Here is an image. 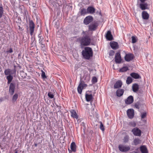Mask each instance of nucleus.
Returning a JSON list of instances; mask_svg holds the SVG:
<instances>
[{"label":"nucleus","mask_w":153,"mask_h":153,"mask_svg":"<svg viewBox=\"0 0 153 153\" xmlns=\"http://www.w3.org/2000/svg\"><path fill=\"white\" fill-rule=\"evenodd\" d=\"M81 46H87L89 45L91 42V39L88 35H84L79 37L77 39Z\"/></svg>","instance_id":"obj_1"},{"label":"nucleus","mask_w":153,"mask_h":153,"mask_svg":"<svg viewBox=\"0 0 153 153\" xmlns=\"http://www.w3.org/2000/svg\"><path fill=\"white\" fill-rule=\"evenodd\" d=\"M132 82V78L130 76L128 77L126 80V83L128 84H129L131 83Z\"/></svg>","instance_id":"obj_33"},{"label":"nucleus","mask_w":153,"mask_h":153,"mask_svg":"<svg viewBox=\"0 0 153 153\" xmlns=\"http://www.w3.org/2000/svg\"><path fill=\"white\" fill-rule=\"evenodd\" d=\"M29 26L30 31V34L32 36L34 32L35 25L33 22L32 20L29 21Z\"/></svg>","instance_id":"obj_8"},{"label":"nucleus","mask_w":153,"mask_h":153,"mask_svg":"<svg viewBox=\"0 0 153 153\" xmlns=\"http://www.w3.org/2000/svg\"><path fill=\"white\" fill-rule=\"evenodd\" d=\"M17 67V66L16 65H14V69H15L16 70V68Z\"/></svg>","instance_id":"obj_51"},{"label":"nucleus","mask_w":153,"mask_h":153,"mask_svg":"<svg viewBox=\"0 0 153 153\" xmlns=\"http://www.w3.org/2000/svg\"><path fill=\"white\" fill-rule=\"evenodd\" d=\"M88 13L92 14L94 13L95 11V9L92 7H89L87 9Z\"/></svg>","instance_id":"obj_20"},{"label":"nucleus","mask_w":153,"mask_h":153,"mask_svg":"<svg viewBox=\"0 0 153 153\" xmlns=\"http://www.w3.org/2000/svg\"><path fill=\"white\" fill-rule=\"evenodd\" d=\"M15 153H18V152L17 151H16Z\"/></svg>","instance_id":"obj_56"},{"label":"nucleus","mask_w":153,"mask_h":153,"mask_svg":"<svg viewBox=\"0 0 153 153\" xmlns=\"http://www.w3.org/2000/svg\"><path fill=\"white\" fill-rule=\"evenodd\" d=\"M80 13L81 15H84L88 13L87 9L84 8H82L80 9Z\"/></svg>","instance_id":"obj_28"},{"label":"nucleus","mask_w":153,"mask_h":153,"mask_svg":"<svg viewBox=\"0 0 153 153\" xmlns=\"http://www.w3.org/2000/svg\"><path fill=\"white\" fill-rule=\"evenodd\" d=\"M79 84H81V86H82V88H86L87 86V85L86 84L82 83V82H81Z\"/></svg>","instance_id":"obj_41"},{"label":"nucleus","mask_w":153,"mask_h":153,"mask_svg":"<svg viewBox=\"0 0 153 153\" xmlns=\"http://www.w3.org/2000/svg\"><path fill=\"white\" fill-rule=\"evenodd\" d=\"M85 97L87 101L89 102L91 101L93 98V96L92 94H86L85 95Z\"/></svg>","instance_id":"obj_24"},{"label":"nucleus","mask_w":153,"mask_h":153,"mask_svg":"<svg viewBox=\"0 0 153 153\" xmlns=\"http://www.w3.org/2000/svg\"><path fill=\"white\" fill-rule=\"evenodd\" d=\"M133 91L134 92H137L139 88V86L136 83H135L132 86Z\"/></svg>","instance_id":"obj_21"},{"label":"nucleus","mask_w":153,"mask_h":153,"mask_svg":"<svg viewBox=\"0 0 153 153\" xmlns=\"http://www.w3.org/2000/svg\"><path fill=\"white\" fill-rule=\"evenodd\" d=\"M3 13V9L2 7H0V19L2 17Z\"/></svg>","instance_id":"obj_37"},{"label":"nucleus","mask_w":153,"mask_h":153,"mask_svg":"<svg viewBox=\"0 0 153 153\" xmlns=\"http://www.w3.org/2000/svg\"><path fill=\"white\" fill-rule=\"evenodd\" d=\"M129 139V136L128 135H126L124 138L123 139V142L124 143H126L127 142Z\"/></svg>","instance_id":"obj_36"},{"label":"nucleus","mask_w":153,"mask_h":153,"mask_svg":"<svg viewBox=\"0 0 153 153\" xmlns=\"http://www.w3.org/2000/svg\"><path fill=\"white\" fill-rule=\"evenodd\" d=\"M100 128L102 131H104L105 130V128L102 122L100 123Z\"/></svg>","instance_id":"obj_39"},{"label":"nucleus","mask_w":153,"mask_h":153,"mask_svg":"<svg viewBox=\"0 0 153 153\" xmlns=\"http://www.w3.org/2000/svg\"><path fill=\"white\" fill-rule=\"evenodd\" d=\"M16 70L15 69L11 70L9 68L5 69L4 71V73L6 75H13L16 74Z\"/></svg>","instance_id":"obj_7"},{"label":"nucleus","mask_w":153,"mask_h":153,"mask_svg":"<svg viewBox=\"0 0 153 153\" xmlns=\"http://www.w3.org/2000/svg\"><path fill=\"white\" fill-rule=\"evenodd\" d=\"M48 97L51 98L52 99L53 98L54 95L52 94L51 92H49L48 93Z\"/></svg>","instance_id":"obj_44"},{"label":"nucleus","mask_w":153,"mask_h":153,"mask_svg":"<svg viewBox=\"0 0 153 153\" xmlns=\"http://www.w3.org/2000/svg\"><path fill=\"white\" fill-rule=\"evenodd\" d=\"M41 76H42V77L43 79H45L46 78V77L45 75V72L44 71H43L42 70V71Z\"/></svg>","instance_id":"obj_42"},{"label":"nucleus","mask_w":153,"mask_h":153,"mask_svg":"<svg viewBox=\"0 0 153 153\" xmlns=\"http://www.w3.org/2000/svg\"><path fill=\"white\" fill-rule=\"evenodd\" d=\"M131 131L135 136H140L141 135V131L137 127L133 129Z\"/></svg>","instance_id":"obj_9"},{"label":"nucleus","mask_w":153,"mask_h":153,"mask_svg":"<svg viewBox=\"0 0 153 153\" xmlns=\"http://www.w3.org/2000/svg\"><path fill=\"white\" fill-rule=\"evenodd\" d=\"M18 97V95L17 94H15L13 97L12 101L13 102H15L17 100Z\"/></svg>","instance_id":"obj_29"},{"label":"nucleus","mask_w":153,"mask_h":153,"mask_svg":"<svg viewBox=\"0 0 153 153\" xmlns=\"http://www.w3.org/2000/svg\"><path fill=\"white\" fill-rule=\"evenodd\" d=\"M128 70V68L127 67H124L120 69V71L124 72L127 71Z\"/></svg>","instance_id":"obj_34"},{"label":"nucleus","mask_w":153,"mask_h":153,"mask_svg":"<svg viewBox=\"0 0 153 153\" xmlns=\"http://www.w3.org/2000/svg\"><path fill=\"white\" fill-rule=\"evenodd\" d=\"M141 106V103L140 102H137L135 104L134 107L137 109L140 108Z\"/></svg>","instance_id":"obj_35"},{"label":"nucleus","mask_w":153,"mask_h":153,"mask_svg":"<svg viewBox=\"0 0 153 153\" xmlns=\"http://www.w3.org/2000/svg\"><path fill=\"white\" fill-rule=\"evenodd\" d=\"M4 100V99L2 97L0 98V103Z\"/></svg>","instance_id":"obj_49"},{"label":"nucleus","mask_w":153,"mask_h":153,"mask_svg":"<svg viewBox=\"0 0 153 153\" xmlns=\"http://www.w3.org/2000/svg\"><path fill=\"white\" fill-rule=\"evenodd\" d=\"M134 58L133 54L129 53L126 54L125 57V59L127 62H129L132 60Z\"/></svg>","instance_id":"obj_12"},{"label":"nucleus","mask_w":153,"mask_h":153,"mask_svg":"<svg viewBox=\"0 0 153 153\" xmlns=\"http://www.w3.org/2000/svg\"><path fill=\"white\" fill-rule=\"evenodd\" d=\"M13 51L12 49V48H9V50L7 51V53H11L13 52Z\"/></svg>","instance_id":"obj_45"},{"label":"nucleus","mask_w":153,"mask_h":153,"mask_svg":"<svg viewBox=\"0 0 153 153\" xmlns=\"http://www.w3.org/2000/svg\"><path fill=\"white\" fill-rule=\"evenodd\" d=\"M132 42L133 43L136 42L137 41L136 38L135 37L132 36Z\"/></svg>","instance_id":"obj_38"},{"label":"nucleus","mask_w":153,"mask_h":153,"mask_svg":"<svg viewBox=\"0 0 153 153\" xmlns=\"http://www.w3.org/2000/svg\"><path fill=\"white\" fill-rule=\"evenodd\" d=\"M82 34H83L85 35V32L84 31H83V32H82Z\"/></svg>","instance_id":"obj_54"},{"label":"nucleus","mask_w":153,"mask_h":153,"mask_svg":"<svg viewBox=\"0 0 153 153\" xmlns=\"http://www.w3.org/2000/svg\"><path fill=\"white\" fill-rule=\"evenodd\" d=\"M148 4L147 3L144 4L143 3L140 4V7L142 10H144L148 8Z\"/></svg>","instance_id":"obj_22"},{"label":"nucleus","mask_w":153,"mask_h":153,"mask_svg":"<svg viewBox=\"0 0 153 153\" xmlns=\"http://www.w3.org/2000/svg\"><path fill=\"white\" fill-rule=\"evenodd\" d=\"M6 79L7 80V84H10L13 79V76L12 75H9L6 76Z\"/></svg>","instance_id":"obj_27"},{"label":"nucleus","mask_w":153,"mask_h":153,"mask_svg":"<svg viewBox=\"0 0 153 153\" xmlns=\"http://www.w3.org/2000/svg\"><path fill=\"white\" fill-rule=\"evenodd\" d=\"M114 52L113 51H110L109 55L110 56H112L114 55Z\"/></svg>","instance_id":"obj_47"},{"label":"nucleus","mask_w":153,"mask_h":153,"mask_svg":"<svg viewBox=\"0 0 153 153\" xmlns=\"http://www.w3.org/2000/svg\"><path fill=\"white\" fill-rule=\"evenodd\" d=\"M93 20V18L91 16H86L84 19L83 21L84 23L86 25L89 24Z\"/></svg>","instance_id":"obj_6"},{"label":"nucleus","mask_w":153,"mask_h":153,"mask_svg":"<svg viewBox=\"0 0 153 153\" xmlns=\"http://www.w3.org/2000/svg\"><path fill=\"white\" fill-rule=\"evenodd\" d=\"M71 113V116L74 118L77 119L78 118V116L77 114L76 111L72 109L70 111Z\"/></svg>","instance_id":"obj_18"},{"label":"nucleus","mask_w":153,"mask_h":153,"mask_svg":"<svg viewBox=\"0 0 153 153\" xmlns=\"http://www.w3.org/2000/svg\"><path fill=\"white\" fill-rule=\"evenodd\" d=\"M71 151L73 152H75L76 150V146L74 142H72L71 145Z\"/></svg>","instance_id":"obj_25"},{"label":"nucleus","mask_w":153,"mask_h":153,"mask_svg":"<svg viewBox=\"0 0 153 153\" xmlns=\"http://www.w3.org/2000/svg\"><path fill=\"white\" fill-rule=\"evenodd\" d=\"M15 87L16 84L15 83L12 82L10 84L9 87V92L11 95H13L14 93Z\"/></svg>","instance_id":"obj_5"},{"label":"nucleus","mask_w":153,"mask_h":153,"mask_svg":"<svg viewBox=\"0 0 153 153\" xmlns=\"http://www.w3.org/2000/svg\"><path fill=\"white\" fill-rule=\"evenodd\" d=\"M98 25V24L97 22H92L88 25V30L91 31H94L96 29Z\"/></svg>","instance_id":"obj_4"},{"label":"nucleus","mask_w":153,"mask_h":153,"mask_svg":"<svg viewBox=\"0 0 153 153\" xmlns=\"http://www.w3.org/2000/svg\"><path fill=\"white\" fill-rule=\"evenodd\" d=\"M118 149L120 151L125 152L129 150L130 148L129 146H126L125 145L120 144L118 146Z\"/></svg>","instance_id":"obj_3"},{"label":"nucleus","mask_w":153,"mask_h":153,"mask_svg":"<svg viewBox=\"0 0 153 153\" xmlns=\"http://www.w3.org/2000/svg\"><path fill=\"white\" fill-rule=\"evenodd\" d=\"M41 45V48L42 50H44L45 49V45L43 44V43H42V44H40Z\"/></svg>","instance_id":"obj_46"},{"label":"nucleus","mask_w":153,"mask_h":153,"mask_svg":"<svg viewBox=\"0 0 153 153\" xmlns=\"http://www.w3.org/2000/svg\"><path fill=\"white\" fill-rule=\"evenodd\" d=\"M140 140L138 138H135L133 141V142L135 145L139 144L140 143Z\"/></svg>","instance_id":"obj_30"},{"label":"nucleus","mask_w":153,"mask_h":153,"mask_svg":"<svg viewBox=\"0 0 153 153\" xmlns=\"http://www.w3.org/2000/svg\"><path fill=\"white\" fill-rule=\"evenodd\" d=\"M106 39L109 41H111L113 40V37L111 32L110 31L108 30L106 34Z\"/></svg>","instance_id":"obj_14"},{"label":"nucleus","mask_w":153,"mask_h":153,"mask_svg":"<svg viewBox=\"0 0 153 153\" xmlns=\"http://www.w3.org/2000/svg\"><path fill=\"white\" fill-rule=\"evenodd\" d=\"M142 17L143 19L147 20L149 18V15L146 11H143L142 13Z\"/></svg>","instance_id":"obj_16"},{"label":"nucleus","mask_w":153,"mask_h":153,"mask_svg":"<svg viewBox=\"0 0 153 153\" xmlns=\"http://www.w3.org/2000/svg\"><path fill=\"white\" fill-rule=\"evenodd\" d=\"M146 115V112H143V113H142L141 114V118L142 119H143L144 118Z\"/></svg>","instance_id":"obj_43"},{"label":"nucleus","mask_w":153,"mask_h":153,"mask_svg":"<svg viewBox=\"0 0 153 153\" xmlns=\"http://www.w3.org/2000/svg\"><path fill=\"white\" fill-rule=\"evenodd\" d=\"M82 55L84 58L86 59H89L93 55V52L92 48L86 47L84 48L82 52Z\"/></svg>","instance_id":"obj_2"},{"label":"nucleus","mask_w":153,"mask_h":153,"mask_svg":"<svg viewBox=\"0 0 153 153\" xmlns=\"http://www.w3.org/2000/svg\"><path fill=\"white\" fill-rule=\"evenodd\" d=\"M140 150L142 153H148L147 149L145 146H143L140 147Z\"/></svg>","instance_id":"obj_26"},{"label":"nucleus","mask_w":153,"mask_h":153,"mask_svg":"<svg viewBox=\"0 0 153 153\" xmlns=\"http://www.w3.org/2000/svg\"><path fill=\"white\" fill-rule=\"evenodd\" d=\"M131 125H132L134 127L136 125V123H135L134 122H131Z\"/></svg>","instance_id":"obj_48"},{"label":"nucleus","mask_w":153,"mask_h":153,"mask_svg":"<svg viewBox=\"0 0 153 153\" xmlns=\"http://www.w3.org/2000/svg\"><path fill=\"white\" fill-rule=\"evenodd\" d=\"M122 83L121 81L118 80L114 84V88L116 89L121 87L122 86Z\"/></svg>","instance_id":"obj_19"},{"label":"nucleus","mask_w":153,"mask_h":153,"mask_svg":"<svg viewBox=\"0 0 153 153\" xmlns=\"http://www.w3.org/2000/svg\"><path fill=\"white\" fill-rule=\"evenodd\" d=\"M130 75L132 77L135 79L141 78V77H140L139 74L135 73L133 72L131 73L130 74Z\"/></svg>","instance_id":"obj_23"},{"label":"nucleus","mask_w":153,"mask_h":153,"mask_svg":"<svg viewBox=\"0 0 153 153\" xmlns=\"http://www.w3.org/2000/svg\"><path fill=\"white\" fill-rule=\"evenodd\" d=\"M110 45L111 48L114 50H116L119 48L118 44L116 42H111Z\"/></svg>","instance_id":"obj_13"},{"label":"nucleus","mask_w":153,"mask_h":153,"mask_svg":"<svg viewBox=\"0 0 153 153\" xmlns=\"http://www.w3.org/2000/svg\"><path fill=\"white\" fill-rule=\"evenodd\" d=\"M97 78L95 76H94L92 79V81L93 83H95L97 82Z\"/></svg>","instance_id":"obj_40"},{"label":"nucleus","mask_w":153,"mask_h":153,"mask_svg":"<svg viewBox=\"0 0 153 153\" xmlns=\"http://www.w3.org/2000/svg\"><path fill=\"white\" fill-rule=\"evenodd\" d=\"M17 67H19L20 69L21 68V66L19 65H18Z\"/></svg>","instance_id":"obj_52"},{"label":"nucleus","mask_w":153,"mask_h":153,"mask_svg":"<svg viewBox=\"0 0 153 153\" xmlns=\"http://www.w3.org/2000/svg\"><path fill=\"white\" fill-rule=\"evenodd\" d=\"M146 0H140V1L142 3H144Z\"/></svg>","instance_id":"obj_50"},{"label":"nucleus","mask_w":153,"mask_h":153,"mask_svg":"<svg viewBox=\"0 0 153 153\" xmlns=\"http://www.w3.org/2000/svg\"><path fill=\"white\" fill-rule=\"evenodd\" d=\"M134 101L133 98L132 96H129L126 100H125V102L126 104H129L132 103Z\"/></svg>","instance_id":"obj_15"},{"label":"nucleus","mask_w":153,"mask_h":153,"mask_svg":"<svg viewBox=\"0 0 153 153\" xmlns=\"http://www.w3.org/2000/svg\"><path fill=\"white\" fill-rule=\"evenodd\" d=\"M127 114L128 117L130 119L133 118L134 115V110L133 109H128L127 111Z\"/></svg>","instance_id":"obj_10"},{"label":"nucleus","mask_w":153,"mask_h":153,"mask_svg":"<svg viewBox=\"0 0 153 153\" xmlns=\"http://www.w3.org/2000/svg\"><path fill=\"white\" fill-rule=\"evenodd\" d=\"M38 37L39 38V43L40 44H42V43H43V40L44 39V38L43 37L41 36V34H39L38 35Z\"/></svg>","instance_id":"obj_31"},{"label":"nucleus","mask_w":153,"mask_h":153,"mask_svg":"<svg viewBox=\"0 0 153 153\" xmlns=\"http://www.w3.org/2000/svg\"><path fill=\"white\" fill-rule=\"evenodd\" d=\"M35 40V38H34V40H33V42L32 43V44L33 43L34 41V40Z\"/></svg>","instance_id":"obj_55"},{"label":"nucleus","mask_w":153,"mask_h":153,"mask_svg":"<svg viewBox=\"0 0 153 153\" xmlns=\"http://www.w3.org/2000/svg\"><path fill=\"white\" fill-rule=\"evenodd\" d=\"M83 89L82 86H81V84H79L77 87V91L79 94H81Z\"/></svg>","instance_id":"obj_32"},{"label":"nucleus","mask_w":153,"mask_h":153,"mask_svg":"<svg viewBox=\"0 0 153 153\" xmlns=\"http://www.w3.org/2000/svg\"><path fill=\"white\" fill-rule=\"evenodd\" d=\"M124 92V90L123 89H119L116 91V95L117 96L120 97L122 96Z\"/></svg>","instance_id":"obj_17"},{"label":"nucleus","mask_w":153,"mask_h":153,"mask_svg":"<svg viewBox=\"0 0 153 153\" xmlns=\"http://www.w3.org/2000/svg\"><path fill=\"white\" fill-rule=\"evenodd\" d=\"M115 60L116 63H120L121 61L120 54V53H117L115 54Z\"/></svg>","instance_id":"obj_11"},{"label":"nucleus","mask_w":153,"mask_h":153,"mask_svg":"<svg viewBox=\"0 0 153 153\" xmlns=\"http://www.w3.org/2000/svg\"><path fill=\"white\" fill-rule=\"evenodd\" d=\"M34 146L35 147H36L37 146V143H35L34 144Z\"/></svg>","instance_id":"obj_53"}]
</instances>
